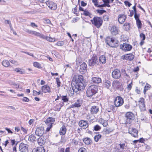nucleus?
<instances>
[{
	"instance_id": "f257e3e1",
	"label": "nucleus",
	"mask_w": 152,
	"mask_h": 152,
	"mask_svg": "<svg viewBox=\"0 0 152 152\" xmlns=\"http://www.w3.org/2000/svg\"><path fill=\"white\" fill-rule=\"evenodd\" d=\"M83 77L82 75L74 76L72 81L71 85H73L74 86L72 85V89L70 88L68 93L69 95H72L74 94V92H77L78 91L83 89L84 88Z\"/></svg>"
},
{
	"instance_id": "f03ea898",
	"label": "nucleus",
	"mask_w": 152,
	"mask_h": 152,
	"mask_svg": "<svg viewBox=\"0 0 152 152\" xmlns=\"http://www.w3.org/2000/svg\"><path fill=\"white\" fill-rule=\"evenodd\" d=\"M98 87L94 85H91L87 89L86 91V95L88 97H90L95 95L98 91Z\"/></svg>"
},
{
	"instance_id": "7ed1b4c3",
	"label": "nucleus",
	"mask_w": 152,
	"mask_h": 152,
	"mask_svg": "<svg viewBox=\"0 0 152 152\" xmlns=\"http://www.w3.org/2000/svg\"><path fill=\"white\" fill-rule=\"evenodd\" d=\"M105 43L108 45L112 47H116L118 45L119 42L112 38L107 37L105 39Z\"/></svg>"
},
{
	"instance_id": "20e7f679",
	"label": "nucleus",
	"mask_w": 152,
	"mask_h": 152,
	"mask_svg": "<svg viewBox=\"0 0 152 152\" xmlns=\"http://www.w3.org/2000/svg\"><path fill=\"white\" fill-rule=\"evenodd\" d=\"M91 21L92 24L97 28H99L101 26L103 22L101 18L98 17H94Z\"/></svg>"
},
{
	"instance_id": "39448f33",
	"label": "nucleus",
	"mask_w": 152,
	"mask_h": 152,
	"mask_svg": "<svg viewBox=\"0 0 152 152\" xmlns=\"http://www.w3.org/2000/svg\"><path fill=\"white\" fill-rule=\"evenodd\" d=\"M126 124H130L134 119V115L131 112H127L125 115Z\"/></svg>"
},
{
	"instance_id": "423d86ee",
	"label": "nucleus",
	"mask_w": 152,
	"mask_h": 152,
	"mask_svg": "<svg viewBox=\"0 0 152 152\" xmlns=\"http://www.w3.org/2000/svg\"><path fill=\"white\" fill-rule=\"evenodd\" d=\"M124 103L123 99L120 96L116 97L114 101V105L116 107H118L122 106Z\"/></svg>"
},
{
	"instance_id": "0eeeda50",
	"label": "nucleus",
	"mask_w": 152,
	"mask_h": 152,
	"mask_svg": "<svg viewBox=\"0 0 152 152\" xmlns=\"http://www.w3.org/2000/svg\"><path fill=\"white\" fill-rule=\"evenodd\" d=\"M98 64L97 58L96 55H94L91 58L88 60V64L90 66H94Z\"/></svg>"
},
{
	"instance_id": "6e6552de",
	"label": "nucleus",
	"mask_w": 152,
	"mask_h": 152,
	"mask_svg": "<svg viewBox=\"0 0 152 152\" xmlns=\"http://www.w3.org/2000/svg\"><path fill=\"white\" fill-rule=\"evenodd\" d=\"M120 49L125 51H130L132 49V46L128 43H123L120 46Z\"/></svg>"
},
{
	"instance_id": "1a4fd4ad",
	"label": "nucleus",
	"mask_w": 152,
	"mask_h": 152,
	"mask_svg": "<svg viewBox=\"0 0 152 152\" xmlns=\"http://www.w3.org/2000/svg\"><path fill=\"white\" fill-rule=\"evenodd\" d=\"M144 102L145 99L143 98H140L138 101V105L141 111H144L146 110V107Z\"/></svg>"
},
{
	"instance_id": "9d476101",
	"label": "nucleus",
	"mask_w": 152,
	"mask_h": 152,
	"mask_svg": "<svg viewBox=\"0 0 152 152\" xmlns=\"http://www.w3.org/2000/svg\"><path fill=\"white\" fill-rule=\"evenodd\" d=\"M46 5L51 10H55L57 8L56 4L55 3L51 1H48L46 2Z\"/></svg>"
},
{
	"instance_id": "9b49d317",
	"label": "nucleus",
	"mask_w": 152,
	"mask_h": 152,
	"mask_svg": "<svg viewBox=\"0 0 152 152\" xmlns=\"http://www.w3.org/2000/svg\"><path fill=\"white\" fill-rule=\"evenodd\" d=\"M112 76L114 79H119L121 76L120 71L117 69H114L112 73Z\"/></svg>"
},
{
	"instance_id": "f8f14e48",
	"label": "nucleus",
	"mask_w": 152,
	"mask_h": 152,
	"mask_svg": "<svg viewBox=\"0 0 152 152\" xmlns=\"http://www.w3.org/2000/svg\"><path fill=\"white\" fill-rule=\"evenodd\" d=\"M87 64L85 63H83L80 66L79 71L80 73L83 74L87 72Z\"/></svg>"
},
{
	"instance_id": "ddd939ff",
	"label": "nucleus",
	"mask_w": 152,
	"mask_h": 152,
	"mask_svg": "<svg viewBox=\"0 0 152 152\" xmlns=\"http://www.w3.org/2000/svg\"><path fill=\"white\" fill-rule=\"evenodd\" d=\"M45 132L44 129L43 127H37L35 131V134L38 136H42Z\"/></svg>"
},
{
	"instance_id": "4468645a",
	"label": "nucleus",
	"mask_w": 152,
	"mask_h": 152,
	"mask_svg": "<svg viewBox=\"0 0 152 152\" xmlns=\"http://www.w3.org/2000/svg\"><path fill=\"white\" fill-rule=\"evenodd\" d=\"M28 147L27 144L23 143H21L20 145L19 150L21 152H28Z\"/></svg>"
},
{
	"instance_id": "2eb2a0df",
	"label": "nucleus",
	"mask_w": 152,
	"mask_h": 152,
	"mask_svg": "<svg viewBox=\"0 0 152 152\" xmlns=\"http://www.w3.org/2000/svg\"><path fill=\"white\" fill-rule=\"evenodd\" d=\"M134 55L132 53H129L122 56L121 58L123 60L132 61L134 58Z\"/></svg>"
},
{
	"instance_id": "dca6fc26",
	"label": "nucleus",
	"mask_w": 152,
	"mask_h": 152,
	"mask_svg": "<svg viewBox=\"0 0 152 152\" xmlns=\"http://www.w3.org/2000/svg\"><path fill=\"white\" fill-rule=\"evenodd\" d=\"M126 16L124 14H119L118 15V21L120 24L123 23L126 18Z\"/></svg>"
},
{
	"instance_id": "f3484780",
	"label": "nucleus",
	"mask_w": 152,
	"mask_h": 152,
	"mask_svg": "<svg viewBox=\"0 0 152 152\" xmlns=\"http://www.w3.org/2000/svg\"><path fill=\"white\" fill-rule=\"evenodd\" d=\"M79 126L83 127V129H86L88 126V122L84 120H81L80 121L79 123Z\"/></svg>"
},
{
	"instance_id": "a211bd4d",
	"label": "nucleus",
	"mask_w": 152,
	"mask_h": 152,
	"mask_svg": "<svg viewBox=\"0 0 152 152\" xmlns=\"http://www.w3.org/2000/svg\"><path fill=\"white\" fill-rule=\"evenodd\" d=\"M111 34L113 35H116L118 34V28L115 26H113L110 29Z\"/></svg>"
},
{
	"instance_id": "6ab92c4d",
	"label": "nucleus",
	"mask_w": 152,
	"mask_h": 152,
	"mask_svg": "<svg viewBox=\"0 0 152 152\" xmlns=\"http://www.w3.org/2000/svg\"><path fill=\"white\" fill-rule=\"evenodd\" d=\"M38 138L37 142L39 145L42 146L45 142L46 139L44 137L42 136Z\"/></svg>"
},
{
	"instance_id": "aec40b11",
	"label": "nucleus",
	"mask_w": 152,
	"mask_h": 152,
	"mask_svg": "<svg viewBox=\"0 0 152 152\" xmlns=\"http://www.w3.org/2000/svg\"><path fill=\"white\" fill-rule=\"evenodd\" d=\"M30 34L34 35L43 39H44L45 38V36L43 34H41L40 33L37 32L35 31H31Z\"/></svg>"
},
{
	"instance_id": "412c9836",
	"label": "nucleus",
	"mask_w": 152,
	"mask_h": 152,
	"mask_svg": "<svg viewBox=\"0 0 152 152\" xmlns=\"http://www.w3.org/2000/svg\"><path fill=\"white\" fill-rule=\"evenodd\" d=\"M41 89L44 93H50L51 92L50 87L47 85H45L42 87Z\"/></svg>"
},
{
	"instance_id": "4be33fe9",
	"label": "nucleus",
	"mask_w": 152,
	"mask_h": 152,
	"mask_svg": "<svg viewBox=\"0 0 152 152\" xmlns=\"http://www.w3.org/2000/svg\"><path fill=\"white\" fill-rule=\"evenodd\" d=\"M55 121V119L54 118L49 117L45 121V123L48 125H51L53 124Z\"/></svg>"
},
{
	"instance_id": "5701e85b",
	"label": "nucleus",
	"mask_w": 152,
	"mask_h": 152,
	"mask_svg": "<svg viewBox=\"0 0 152 152\" xmlns=\"http://www.w3.org/2000/svg\"><path fill=\"white\" fill-rule=\"evenodd\" d=\"M90 111L91 114H96L99 111V107L95 106H92L91 109Z\"/></svg>"
},
{
	"instance_id": "b1692460",
	"label": "nucleus",
	"mask_w": 152,
	"mask_h": 152,
	"mask_svg": "<svg viewBox=\"0 0 152 152\" xmlns=\"http://www.w3.org/2000/svg\"><path fill=\"white\" fill-rule=\"evenodd\" d=\"M38 137H37V135L34 134H32L29 136L28 140L32 142L37 141Z\"/></svg>"
},
{
	"instance_id": "393cba45",
	"label": "nucleus",
	"mask_w": 152,
	"mask_h": 152,
	"mask_svg": "<svg viewBox=\"0 0 152 152\" xmlns=\"http://www.w3.org/2000/svg\"><path fill=\"white\" fill-rule=\"evenodd\" d=\"M121 85V83L118 80H115L113 82L112 86L115 88H118Z\"/></svg>"
},
{
	"instance_id": "a878e982",
	"label": "nucleus",
	"mask_w": 152,
	"mask_h": 152,
	"mask_svg": "<svg viewBox=\"0 0 152 152\" xmlns=\"http://www.w3.org/2000/svg\"><path fill=\"white\" fill-rule=\"evenodd\" d=\"M81 103L80 102V101L77 100L75 103L72 104L71 105L70 108H74L75 107H79L81 106Z\"/></svg>"
},
{
	"instance_id": "bb28decb",
	"label": "nucleus",
	"mask_w": 152,
	"mask_h": 152,
	"mask_svg": "<svg viewBox=\"0 0 152 152\" xmlns=\"http://www.w3.org/2000/svg\"><path fill=\"white\" fill-rule=\"evenodd\" d=\"M91 81L94 83H99L101 82V79L99 77H92Z\"/></svg>"
},
{
	"instance_id": "cd10ccee",
	"label": "nucleus",
	"mask_w": 152,
	"mask_h": 152,
	"mask_svg": "<svg viewBox=\"0 0 152 152\" xmlns=\"http://www.w3.org/2000/svg\"><path fill=\"white\" fill-rule=\"evenodd\" d=\"M138 131L135 129H132V131L131 132H129V133L134 137H137L138 136Z\"/></svg>"
},
{
	"instance_id": "c85d7f7f",
	"label": "nucleus",
	"mask_w": 152,
	"mask_h": 152,
	"mask_svg": "<svg viewBox=\"0 0 152 152\" xmlns=\"http://www.w3.org/2000/svg\"><path fill=\"white\" fill-rule=\"evenodd\" d=\"M66 129L65 126L64 125L62 126L60 130V134L61 135H64L66 132Z\"/></svg>"
},
{
	"instance_id": "c756f323",
	"label": "nucleus",
	"mask_w": 152,
	"mask_h": 152,
	"mask_svg": "<svg viewBox=\"0 0 152 152\" xmlns=\"http://www.w3.org/2000/svg\"><path fill=\"white\" fill-rule=\"evenodd\" d=\"M83 142L86 145H89L91 144L92 142L91 140L88 137H86L83 140Z\"/></svg>"
},
{
	"instance_id": "7c9ffc66",
	"label": "nucleus",
	"mask_w": 152,
	"mask_h": 152,
	"mask_svg": "<svg viewBox=\"0 0 152 152\" xmlns=\"http://www.w3.org/2000/svg\"><path fill=\"white\" fill-rule=\"evenodd\" d=\"M123 28L126 31H128L130 30V26L129 23H126L123 26Z\"/></svg>"
},
{
	"instance_id": "2f4dec72",
	"label": "nucleus",
	"mask_w": 152,
	"mask_h": 152,
	"mask_svg": "<svg viewBox=\"0 0 152 152\" xmlns=\"http://www.w3.org/2000/svg\"><path fill=\"white\" fill-rule=\"evenodd\" d=\"M99 61L102 64H105L106 61V58L105 56L104 55L101 56L99 58Z\"/></svg>"
},
{
	"instance_id": "473e14b6",
	"label": "nucleus",
	"mask_w": 152,
	"mask_h": 152,
	"mask_svg": "<svg viewBox=\"0 0 152 152\" xmlns=\"http://www.w3.org/2000/svg\"><path fill=\"white\" fill-rule=\"evenodd\" d=\"M113 131V130L112 129H111L106 128L104 129L102 132L104 134H109Z\"/></svg>"
},
{
	"instance_id": "72a5a7b5",
	"label": "nucleus",
	"mask_w": 152,
	"mask_h": 152,
	"mask_svg": "<svg viewBox=\"0 0 152 152\" xmlns=\"http://www.w3.org/2000/svg\"><path fill=\"white\" fill-rule=\"evenodd\" d=\"M2 64L5 67H8L10 65V63L8 61L4 60L2 61Z\"/></svg>"
},
{
	"instance_id": "f704fd0d",
	"label": "nucleus",
	"mask_w": 152,
	"mask_h": 152,
	"mask_svg": "<svg viewBox=\"0 0 152 152\" xmlns=\"http://www.w3.org/2000/svg\"><path fill=\"white\" fill-rule=\"evenodd\" d=\"M35 152H45L44 148L43 147L38 148L37 149L34 150Z\"/></svg>"
},
{
	"instance_id": "c9c22d12",
	"label": "nucleus",
	"mask_w": 152,
	"mask_h": 152,
	"mask_svg": "<svg viewBox=\"0 0 152 152\" xmlns=\"http://www.w3.org/2000/svg\"><path fill=\"white\" fill-rule=\"evenodd\" d=\"M137 25L138 29H141L142 26L141 20H136Z\"/></svg>"
},
{
	"instance_id": "e433bc0d",
	"label": "nucleus",
	"mask_w": 152,
	"mask_h": 152,
	"mask_svg": "<svg viewBox=\"0 0 152 152\" xmlns=\"http://www.w3.org/2000/svg\"><path fill=\"white\" fill-rule=\"evenodd\" d=\"M105 87L107 88H108L111 85V83L109 80L105 81L104 83Z\"/></svg>"
},
{
	"instance_id": "4c0bfd02",
	"label": "nucleus",
	"mask_w": 152,
	"mask_h": 152,
	"mask_svg": "<svg viewBox=\"0 0 152 152\" xmlns=\"http://www.w3.org/2000/svg\"><path fill=\"white\" fill-rule=\"evenodd\" d=\"M102 137V135L100 134H96L94 136V140L96 142H98L99 140Z\"/></svg>"
},
{
	"instance_id": "58836bf2",
	"label": "nucleus",
	"mask_w": 152,
	"mask_h": 152,
	"mask_svg": "<svg viewBox=\"0 0 152 152\" xmlns=\"http://www.w3.org/2000/svg\"><path fill=\"white\" fill-rule=\"evenodd\" d=\"M62 100L64 102H67L69 101V99L67 98L66 96H61Z\"/></svg>"
},
{
	"instance_id": "ea45409f",
	"label": "nucleus",
	"mask_w": 152,
	"mask_h": 152,
	"mask_svg": "<svg viewBox=\"0 0 152 152\" xmlns=\"http://www.w3.org/2000/svg\"><path fill=\"white\" fill-rule=\"evenodd\" d=\"M151 87L150 85L148 84H147L145 86V88L144 90V93L145 94L146 91L150 88Z\"/></svg>"
},
{
	"instance_id": "a19ab883",
	"label": "nucleus",
	"mask_w": 152,
	"mask_h": 152,
	"mask_svg": "<svg viewBox=\"0 0 152 152\" xmlns=\"http://www.w3.org/2000/svg\"><path fill=\"white\" fill-rule=\"evenodd\" d=\"M34 66L38 68H41V65L37 62H34L33 63Z\"/></svg>"
},
{
	"instance_id": "79ce46f5",
	"label": "nucleus",
	"mask_w": 152,
	"mask_h": 152,
	"mask_svg": "<svg viewBox=\"0 0 152 152\" xmlns=\"http://www.w3.org/2000/svg\"><path fill=\"white\" fill-rule=\"evenodd\" d=\"M45 38L47 40L50 42H53L55 41V39L53 38H52L48 37H45Z\"/></svg>"
},
{
	"instance_id": "37998d69",
	"label": "nucleus",
	"mask_w": 152,
	"mask_h": 152,
	"mask_svg": "<svg viewBox=\"0 0 152 152\" xmlns=\"http://www.w3.org/2000/svg\"><path fill=\"white\" fill-rule=\"evenodd\" d=\"M78 152H87V150L85 148L81 147L79 149Z\"/></svg>"
},
{
	"instance_id": "c03bdc74",
	"label": "nucleus",
	"mask_w": 152,
	"mask_h": 152,
	"mask_svg": "<svg viewBox=\"0 0 152 152\" xmlns=\"http://www.w3.org/2000/svg\"><path fill=\"white\" fill-rule=\"evenodd\" d=\"M101 129V127L98 125H96L94 127V130L96 131L99 130Z\"/></svg>"
},
{
	"instance_id": "a18cd8bd",
	"label": "nucleus",
	"mask_w": 152,
	"mask_h": 152,
	"mask_svg": "<svg viewBox=\"0 0 152 152\" xmlns=\"http://www.w3.org/2000/svg\"><path fill=\"white\" fill-rule=\"evenodd\" d=\"M57 45L58 46H62L64 44V42L63 41H58L57 42Z\"/></svg>"
},
{
	"instance_id": "49530a36",
	"label": "nucleus",
	"mask_w": 152,
	"mask_h": 152,
	"mask_svg": "<svg viewBox=\"0 0 152 152\" xmlns=\"http://www.w3.org/2000/svg\"><path fill=\"white\" fill-rule=\"evenodd\" d=\"M119 145L120 148L122 149H124L126 147V145L124 143H120L119 144Z\"/></svg>"
},
{
	"instance_id": "de8ad7c7",
	"label": "nucleus",
	"mask_w": 152,
	"mask_h": 152,
	"mask_svg": "<svg viewBox=\"0 0 152 152\" xmlns=\"http://www.w3.org/2000/svg\"><path fill=\"white\" fill-rule=\"evenodd\" d=\"M140 14H134V18L136 20H140L139 18L140 16Z\"/></svg>"
},
{
	"instance_id": "09e8293b",
	"label": "nucleus",
	"mask_w": 152,
	"mask_h": 152,
	"mask_svg": "<svg viewBox=\"0 0 152 152\" xmlns=\"http://www.w3.org/2000/svg\"><path fill=\"white\" fill-rule=\"evenodd\" d=\"M56 80L57 85V87H60L61 85V82L59 79L58 78H56Z\"/></svg>"
},
{
	"instance_id": "8fccbe9b",
	"label": "nucleus",
	"mask_w": 152,
	"mask_h": 152,
	"mask_svg": "<svg viewBox=\"0 0 152 152\" xmlns=\"http://www.w3.org/2000/svg\"><path fill=\"white\" fill-rule=\"evenodd\" d=\"M97 12L99 13L100 15L106 12V11L104 10H97Z\"/></svg>"
},
{
	"instance_id": "3c124183",
	"label": "nucleus",
	"mask_w": 152,
	"mask_h": 152,
	"mask_svg": "<svg viewBox=\"0 0 152 152\" xmlns=\"http://www.w3.org/2000/svg\"><path fill=\"white\" fill-rule=\"evenodd\" d=\"M21 100L22 101L24 102H28L29 101V99L26 97H24Z\"/></svg>"
},
{
	"instance_id": "603ef678",
	"label": "nucleus",
	"mask_w": 152,
	"mask_h": 152,
	"mask_svg": "<svg viewBox=\"0 0 152 152\" xmlns=\"http://www.w3.org/2000/svg\"><path fill=\"white\" fill-rule=\"evenodd\" d=\"M40 94V91H39V92H37V91L33 90V95L34 96L36 95H39Z\"/></svg>"
},
{
	"instance_id": "864d4df0",
	"label": "nucleus",
	"mask_w": 152,
	"mask_h": 152,
	"mask_svg": "<svg viewBox=\"0 0 152 152\" xmlns=\"http://www.w3.org/2000/svg\"><path fill=\"white\" fill-rule=\"evenodd\" d=\"M72 143H73L75 145H77L78 143V142L77 140L75 139V138L72 139Z\"/></svg>"
},
{
	"instance_id": "5fc2aeb1",
	"label": "nucleus",
	"mask_w": 152,
	"mask_h": 152,
	"mask_svg": "<svg viewBox=\"0 0 152 152\" xmlns=\"http://www.w3.org/2000/svg\"><path fill=\"white\" fill-rule=\"evenodd\" d=\"M90 13L87 10H86L84 11L83 14L85 16H88Z\"/></svg>"
},
{
	"instance_id": "6e6d98bb",
	"label": "nucleus",
	"mask_w": 152,
	"mask_h": 152,
	"mask_svg": "<svg viewBox=\"0 0 152 152\" xmlns=\"http://www.w3.org/2000/svg\"><path fill=\"white\" fill-rule=\"evenodd\" d=\"M140 37L141 38H142V40H145V36L144 34L142 33L140 34Z\"/></svg>"
},
{
	"instance_id": "4d7b16f0",
	"label": "nucleus",
	"mask_w": 152,
	"mask_h": 152,
	"mask_svg": "<svg viewBox=\"0 0 152 152\" xmlns=\"http://www.w3.org/2000/svg\"><path fill=\"white\" fill-rule=\"evenodd\" d=\"M104 3H109L110 2H113L114 0H102Z\"/></svg>"
},
{
	"instance_id": "13d9d810",
	"label": "nucleus",
	"mask_w": 152,
	"mask_h": 152,
	"mask_svg": "<svg viewBox=\"0 0 152 152\" xmlns=\"http://www.w3.org/2000/svg\"><path fill=\"white\" fill-rule=\"evenodd\" d=\"M44 23L46 24H52L50 23V20L48 19H45L44 20Z\"/></svg>"
},
{
	"instance_id": "bf43d9fd",
	"label": "nucleus",
	"mask_w": 152,
	"mask_h": 152,
	"mask_svg": "<svg viewBox=\"0 0 152 152\" xmlns=\"http://www.w3.org/2000/svg\"><path fill=\"white\" fill-rule=\"evenodd\" d=\"M124 3L126 5L128 6L129 7H130L132 5V4L128 1H125Z\"/></svg>"
},
{
	"instance_id": "052dcab7",
	"label": "nucleus",
	"mask_w": 152,
	"mask_h": 152,
	"mask_svg": "<svg viewBox=\"0 0 152 152\" xmlns=\"http://www.w3.org/2000/svg\"><path fill=\"white\" fill-rule=\"evenodd\" d=\"M15 71H16L17 72H20V74H23V72L22 71H20L19 69L16 68L15 69Z\"/></svg>"
},
{
	"instance_id": "680f3d73",
	"label": "nucleus",
	"mask_w": 152,
	"mask_h": 152,
	"mask_svg": "<svg viewBox=\"0 0 152 152\" xmlns=\"http://www.w3.org/2000/svg\"><path fill=\"white\" fill-rule=\"evenodd\" d=\"M98 0H92V2L94 3V5L98 7V3L97 2Z\"/></svg>"
},
{
	"instance_id": "e2e57ef3",
	"label": "nucleus",
	"mask_w": 152,
	"mask_h": 152,
	"mask_svg": "<svg viewBox=\"0 0 152 152\" xmlns=\"http://www.w3.org/2000/svg\"><path fill=\"white\" fill-rule=\"evenodd\" d=\"M7 108L8 109H12L14 110H15L16 109L15 107L12 106H8L7 107Z\"/></svg>"
},
{
	"instance_id": "0e129e2a",
	"label": "nucleus",
	"mask_w": 152,
	"mask_h": 152,
	"mask_svg": "<svg viewBox=\"0 0 152 152\" xmlns=\"http://www.w3.org/2000/svg\"><path fill=\"white\" fill-rule=\"evenodd\" d=\"M104 126L106 127L108 125L107 122L106 121H104L102 124Z\"/></svg>"
},
{
	"instance_id": "69168bd1",
	"label": "nucleus",
	"mask_w": 152,
	"mask_h": 152,
	"mask_svg": "<svg viewBox=\"0 0 152 152\" xmlns=\"http://www.w3.org/2000/svg\"><path fill=\"white\" fill-rule=\"evenodd\" d=\"M132 83H130L128 85L127 87V88L129 90L131 89L132 86Z\"/></svg>"
},
{
	"instance_id": "338daca9",
	"label": "nucleus",
	"mask_w": 152,
	"mask_h": 152,
	"mask_svg": "<svg viewBox=\"0 0 152 152\" xmlns=\"http://www.w3.org/2000/svg\"><path fill=\"white\" fill-rule=\"evenodd\" d=\"M138 140V142H140L141 143H143L144 141H145V140L143 138H140V139Z\"/></svg>"
},
{
	"instance_id": "774afa93",
	"label": "nucleus",
	"mask_w": 152,
	"mask_h": 152,
	"mask_svg": "<svg viewBox=\"0 0 152 152\" xmlns=\"http://www.w3.org/2000/svg\"><path fill=\"white\" fill-rule=\"evenodd\" d=\"M48 126L47 127L46 131L47 132H48L52 127V126L51 125H48Z\"/></svg>"
}]
</instances>
